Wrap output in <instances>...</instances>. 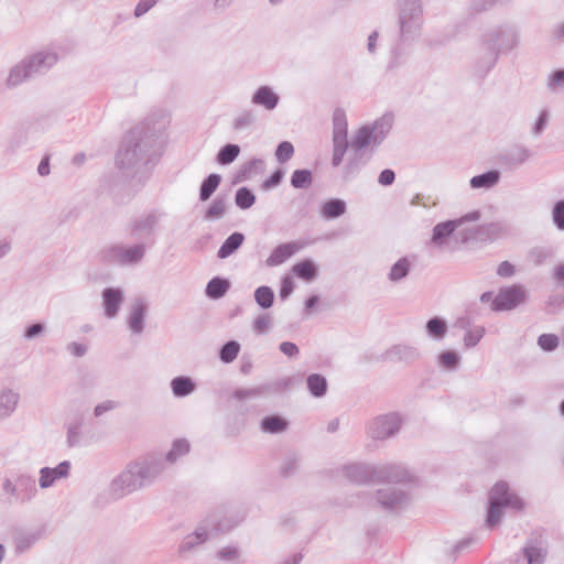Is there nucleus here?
Masks as SVG:
<instances>
[{"mask_svg":"<svg viewBox=\"0 0 564 564\" xmlns=\"http://www.w3.org/2000/svg\"><path fill=\"white\" fill-rule=\"evenodd\" d=\"M447 333L446 321L435 316L426 323V334L434 340H442Z\"/></svg>","mask_w":564,"mask_h":564,"instance_id":"obj_35","label":"nucleus"},{"mask_svg":"<svg viewBox=\"0 0 564 564\" xmlns=\"http://www.w3.org/2000/svg\"><path fill=\"white\" fill-rule=\"evenodd\" d=\"M307 388L315 398L324 397L327 391L326 378L318 373L310 375L306 379Z\"/></svg>","mask_w":564,"mask_h":564,"instance_id":"obj_39","label":"nucleus"},{"mask_svg":"<svg viewBox=\"0 0 564 564\" xmlns=\"http://www.w3.org/2000/svg\"><path fill=\"white\" fill-rule=\"evenodd\" d=\"M240 351V344L236 340L227 341L219 351V358L225 364L232 362Z\"/></svg>","mask_w":564,"mask_h":564,"instance_id":"obj_47","label":"nucleus"},{"mask_svg":"<svg viewBox=\"0 0 564 564\" xmlns=\"http://www.w3.org/2000/svg\"><path fill=\"white\" fill-rule=\"evenodd\" d=\"M523 505L522 499L509 490L507 482H497L489 492V510L486 519V525L488 528H494L500 523L505 508L521 510Z\"/></svg>","mask_w":564,"mask_h":564,"instance_id":"obj_4","label":"nucleus"},{"mask_svg":"<svg viewBox=\"0 0 564 564\" xmlns=\"http://www.w3.org/2000/svg\"><path fill=\"white\" fill-rule=\"evenodd\" d=\"M217 535V529L209 523H203L186 534L181 541L177 553L184 557L199 550V547Z\"/></svg>","mask_w":564,"mask_h":564,"instance_id":"obj_10","label":"nucleus"},{"mask_svg":"<svg viewBox=\"0 0 564 564\" xmlns=\"http://www.w3.org/2000/svg\"><path fill=\"white\" fill-rule=\"evenodd\" d=\"M376 500L384 510H399L409 502V495L397 487H384L377 491Z\"/></svg>","mask_w":564,"mask_h":564,"instance_id":"obj_13","label":"nucleus"},{"mask_svg":"<svg viewBox=\"0 0 564 564\" xmlns=\"http://www.w3.org/2000/svg\"><path fill=\"white\" fill-rule=\"evenodd\" d=\"M164 128L165 122H160L153 130L145 127L132 129L117 153V167L129 174L156 161L160 156L159 135Z\"/></svg>","mask_w":564,"mask_h":564,"instance_id":"obj_1","label":"nucleus"},{"mask_svg":"<svg viewBox=\"0 0 564 564\" xmlns=\"http://www.w3.org/2000/svg\"><path fill=\"white\" fill-rule=\"evenodd\" d=\"M299 467V458L295 454H289L285 456L281 464L280 471L284 476L293 475Z\"/></svg>","mask_w":564,"mask_h":564,"instance_id":"obj_56","label":"nucleus"},{"mask_svg":"<svg viewBox=\"0 0 564 564\" xmlns=\"http://www.w3.org/2000/svg\"><path fill=\"white\" fill-rule=\"evenodd\" d=\"M398 23L403 41L419 36L423 25V6L421 0H398Z\"/></svg>","mask_w":564,"mask_h":564,"instance_id":"obj_5","label":"nucleus"},{"mask_svg":"<svg viewBox=\"0 0 564 564\" xmlns=\"http://www.w3.org/2000/svg\"><path fill=\"white\" fill-rule=\"evenodd\" d=\"M479 218H480V213L478 210H474L471 213L466 214L465 216H463L460 218L438 223L433 228L430 243L440 250H444L448 243L449 238L455 232H457V235H459L462 237V231L465 229V228H463V226L469 221H477Z\"/></svg>","mask_w":564,"mask_h":564,"instance_id":"obj_6","label":"nucleus"},{"mask_svg":"<svg viewBox=\"0 0 564 564\" xmlns=\"http://www.w3.org/2000/svg\"><path fill=\"white\" fill-rule=\"evenodd\" d=\"M253 113L251 111H243L235 118L232 122V128L237 131H240L250 127L253 123Z\"/></svg>","mask_w":564,"mask_h":564,"instance_id":"obj_57","label":"nucleus"},{"mask_svg":"<svg viewBox=\"0 0 564 564\" xmlns=\"http://www.w3.org/2000/svg\"><path fill=\"white\" fill-rule=\"evenodd\" d=\"M24 61L34 76L51 68L57 62V55L52 52H37Z\"/></svg>","mask_w":564,"mask_h":564,"instance_id":"obj_18","label":"nucleus"},{"mask_svg":"<svg viewBox=\"0 0 564 564\" xmlns=\"http://www.w3.org/2000/svg\"><path fill=\"white\" fill-rule=\"evenodd\" d=\"M270 391L267 386L254 387L250 389H238L234 392V398L237 400H246L250 398H257Z\"/></svg>","mask_w":564,"mask_h":564,"instance_id":"obj_50","label":"nucleus"},{"mask_svg":"<svg viewBox=\"0 0 564 564\" xmlns=\"http://www.w3.org/2000/svg\"><path fill=\"white\" fill-rule=\"evenodd\" d=\"M245 240V236L241 232L231 234L220 246L217 257L219 259H226L237 251Z\"/></svg>","mask_w":564,"mask_h":564,"instance_id":"obj_30","label":"nucleus"},{"mask_svg":"<svg viewBox=\"0 0 564 564\" xmlns=\"http://www.w3.org/2000/svg\"><path fill=\"white\" fill-rule=\"evenodd\" d=\"M552 219L558 230H564V199L555 203L552 209Z\"/></svg>","mask_w":564,"mask_h":564,"instance_id":"obj_60","label":"nucleus"},{"mask_svg":"<svg viewBox=\"0 0 564 564\" xmlns=\"http://www.w3.org/2000/svg\"><path fill=\"white\" fill-rule=\"evenodd\" d=\"M189 442L185 438L175 440L172 444L171 449L163 457L164 465L166 463L174 464L180 457L186 455L189 452Z\"/></svg>","mask_w":564,"mask_h":564,"instance_id":"obj_33","label":"nucleus"},{"mask_svg":"<svg viewBox=\"0 0 564 564\" xmlns=\"http://www.w3.org/2000/svg\"><path fill=\"white\" fill-rule=\"evenodd\" d=\"M421 357V354L419 349L412 345L408 344H397L391 346L389 349H387L382 358L383 360L390 361V362H404V364H412L416 360H419Z\"/></svg>","mask_w":564,"mask_h":564,"instance_id":"obj_15","label":"nucleus"},{"mask_svg":"<svg viewBox=\"0 0 564 564\" xmlns=\"http://www.w3.org/2000/svg\"><path fill=\"white\" fill-rule=\"evenodd\" d=\"M82 437V423H72L67 430V445L69 447L78 446Z\"/></svg>","mask_w":564,"mask_h":564,"instance_id":"obj_55","label":"nucleus"},{"mask_svg":"<svg viewBox=\"0 0 564 564\" xmlns=\"http://www.w3.org/2000/svg\"><path fill=\"white\" fill-rule=\"evenodd\" d=\"M402 425V417L399 413L391 412L381 414L369 421L367 434L372 440L383 441L394 436Z\"/></svg>","mask_w":564,"mask_h":564,"instance_id":"obj_9","label":"nucleus"},{"mask_svg":"<svg viewBox=\"0 0 564 564\" xmlns=\"http://www.w3.org/2000/svg\"><path fill=\"white\" fill-rule=\"evenodd\" d=\"M2 490L8 496L9 502H18V481L6 478L2 482Z\"/></svg>","mask_w":564,"mask_h":564,"instance_id":"obj_61","label":"nucleus"},{"mask_svg":"<svg viewBox=\"0 0 564 564\" xmlns=\"http://www.w3.org/2000/svg\"><path fill=\"white\" fill-rule=\"evenodd\" d=\"M481 44L488 51L489 69L496 64L499 54H507L518 46L519 33L513 26H499L485 33Z\"/></svg>","mask_w":564,"mask_h":564,"instance_id":"obj_3","label":"nucleus"},{"mask_svg":"<svg viewBox=\"0 0 564 564\" xmlns=\"http://www.w3.org/2000/svg\"><path fill=\"white\" fill-rule=\"evenodd\" d=\"M386 470L387 468L368 464H350L343 467L344 477L358 485L378 481L377 477H384Z\"/></svg>","mask_w":564,"mask_h":564,"instance_id":"obj_12","label":"nucleus"},{"mask_svg":"<svg viewBox=\"0 0 564 564\" xmlns=\"http://www.w3.org/2000/svg\"><path fill=\"white\" fill-rule=\"evenodd\" d=\"M196 384L195 382L189 378L185 376L175 377L171 381V389L176 398H184L189 395L195 391Z\"/></svg>","mask_w":564,"mask_h":564,"instance_id":"obj_28","label":"nucleus"},{"mask_svg":"<svg viewBox=\"0 0 564 564\" xmlns=\"http://www.w3.org/2000/svg\"><path fill=\"white\" fill-rule=\"evenodd\" d=\"M123 302V292L118 288H107L102 291V306L106 317L117 316Z\"/></svg>","mask_w":564,"mask_h":564,"instance_id":"obj_19","label":"nucleus"},{"mask_svg":"<svg viewBox=\"0 0 564 564\" xmlns=\"http://www.w3.org/2000/svg\"><path fill=\"white\" fill-rule=\"evenodd\" d=\"M145 253L144 245H134L126 247L123 245H112L101 251L105 261L120 265H133L139 263Z\"/></svg>","mask_w":564,"mask_h":564,"instance_id":"obj_8","label":"nucleus"},{"mask_svg":"<svg viewBox=\"0 0 564 564\" xmlns=\"http://www.w3.org/2000/svg\"><path fill=\"white\" fill-rule=\"evenodd\" d=\"M160 216L155 212H151L145 215H141L134 218L130 225V235L138 237L140 235H151L158 226Z\"/></svg>","mask_w":564,"mask_h":564,"instance_id":"obj_17","label":"nucleus"},{"mask_svg":"<svg viewBox=\"0 0 564 564\" xmlns=\"http://www.w3.org/2000/svg\"><path fill=\"white\" fill-rule=\"evenodd\" d=\"M505 234L501 223H489L478 227L466 228L462 231V241L467 242L476 239H496Z\"/></svg>","mask_w":564,"mask_h":564,"instance_id":"obj_14","label":"nucleus"},{"mask_svg":"<svg viewBox=\"0 0 564 564\" xmlns=\"http://www.w3.org/2000/svg\"><path fill=\"white\" fill-rule=\"evenodd\" d=\"M163 457L148 455L130 462L116 476L109 486V495L115 499L123 498L154 484L163 474Z\"/></svg>","mask_w":564,"mask_h":564,"instance_id":"obj_2","label":"nucleus"},{"mask_svg":"<svg viewBox=\"0 0 564 564\" xmlns=\"http://www.w3.org/2000/svg\"><path fill=\"white\" fill-rule=\"evenodd\" d=\"M348 148L347 118L344 109L336 108L333 113V155L332 165L337 167L341 164Z\"/></svg>","mask_w":564,"mask_h":564,"instance_id":"obj_7","label":"nucleus"},{"mask_svg":"<svg viewBox=\"0 0 564 564\" xmlns=\"http://www.w3.org/2000/svg\"><path fill=\"white\" fill-rule=\"evenodd\" d=\"M352 156L348 160L346 166H345V173L347 176L355 175L361 166H364L367 163V158L365 156L364 151L361 150H352Z\"/></svg>","mask_w":564,"mask_h":564,"instance_id":"obj_45","label":"nucleus"},{"mask_svg":"<svg viewBox=\"0 0 564 564\" xmlns=\"http://www.w3.org/2000/svg\"><path fill=\"white\" fill-rule=\"evenodd\" d=\"M147 306L142 300H135L131 305L128 325L134 334H141L144 329Z\"/></svg>","mask_w":564,"mask_h":564,"instance_id":"obj_23","label":"nucleus"},{"mask_svg":"<svg viewBox=\"0 0 564 564\" xmlns=\"http://www.w3.org/2000/svg\"><path fill=\"white\" fill-rule=\"evenodd\" d=\"M41 538L37 531H20L14 534L13 542L15 552L22 554L34 545Z\"/></svg>","mask_w":564,"mask_h":564,"instance_id":"obj_27","label":"nucleus"},{"mask_svg":"<svg viewBox=\"0 0 564 564\" xmlns=\"http://www.w3.org/2000/svg\"><path fill=\"white\" fill-rule=\"evenodd\" d=\"M70 462L64 460L56 467H43L40 469L39 486L41 489L52 487L55 481L66 479L70 474Z\"/></svg>","mask_w":564,"mask_h":564,"instance_id":"obj_16","label":"nucleus"},{"mask_svg":"<svg viewBox=\"0 0 564 564\" xmlns=\"http://www.w3.org/2000/svg\"><path fill=\"white\" fill-rule=\"evenodd\" d=\"M227 209L225 197H216L205 213V219L216 220L221 218Z\"/></svg>","mask_w":564,"mask_h":564,"instance_id":"obj_44","label":"nucleus"},{"mask_svg":"<svg viewBox=\"0 0 564 564\" xmlns=\"http://www.w3.org/2000/svg\"><path fill=\"white\" fill-rule=\"evenodd\" d=\"M532 156V152L523 147H518L510 150L505 156L503 161L509 166H520L524 164Z\"/></svg>","mask_w":564,"mask_h":564,"instance_id":"obj_34","label":"nucleus"},{"mask_svg":"<svg viewBox=\"0 0 564 564\" xmlns=\"http://www.w3.org/2000/svg\"><path fill=\"white\" fill-rule=\"evenodd\" d=\"M313 181L310 170H295L291 176V185L294 188H307Z\"/></svg>","mask_w":564,"mask_h":564,"instance_id":"obj_48","label":"nucleus"},{"mask_svg":"<svg viewBox=\"0 0 564 564\" xmlns=\"http://www.w3.org/2000/svg\"><path fill=\"white\" fill-rule=\"evenodd\" d=\"M301 249V245L297 242H286L279 245L267 259V265L276 267L285 262L294 253Z\"/></svg>","mask_w":564,"mask_h":564,"instance_id":"obj_21","label":"nucleus"},{"mask_svg":"<svg viewBox=\"0 0 564 564\" xmlns=\"http://www.w3.org/2000/svg\"><path fill=\"white\" fill-rule=\"evenodd\" d=\"M485 335L484 326H476L473 329H468L464 336V345L466 348L475 347Z\"/></svg>","mask_w":564,"mask_h":564,"instance_id":"obj_52","label":"nucleus"},{"mask_svg":"<svg viewBox=\"0 0 564 564\" xmlns=\"http://www.w3.org/2000/svg\"><path fill=\"white\" fill-rule=\"evenodd\" d=\"M31 77L32 74L23 59L10 69L6 85L8 88H14Z\"/></svg>","mask_w":564,"mask_h":564,"instance_id":"obj_25","label":"nucleus"},{"mask_svg":"<svg viewBox=\"0 0 564 564\" xmlns=\"http://www.w3.org/2000/svg\"><path fill=\"white\" fill-rule=\"evenodd\" d=\"M280 100L279 95L270 86H260L253 94L251 102L265 110H273Z\"/></svg>","mask_w":564,"mask_h":564,"instance_id":"obj_20","label":"nucleus"},{"mask_svg":"<svg viewBox=\"0 0 564 564\" xmlns=\"http://www.w3.org/2000/svg\"><path fill=\"white\" fill-rule=\"evenodd\" d=\"M263 161L260 159H253L249 161L246 165H243L238 172L237 178L239 181H245L251 177L252 173L260 166H262Z\"/></svg>","mask_w":564,"mask_h":564,"instance_id":"obj_58","label":"nucleus"},{"mask_svg":"<svg viewBox=\"0 0 564 564\" xmlns=\"http://www.w3.org/2000/svg\"><path fill=\"white\" fill-rule=\"evenodd\" d=\"M538 345L545 351H552L558 346V337L554 334H542L538 338Z\"/></svg>","mask_w":564,"mask_h":564,"instance_id":"obj_59","label":"nucleus"},{"mask_svg":"<svg viewBox=\"0 0 564 564\" xmlns=\"http://www.w3.org/2000/svg\"><path fill=\"white\" fill-rule=\"evenodd\" d=\"M294 154V148L291 142L283 141L281 142L275 151V156L279 163L288 162Z\"/></svg>","mask_w":564,"mask_h":564,"instance_id":"obj_54","label":"nucleus"},{"mask_svg":"<svg viewBox=\"0 0 564 564\" xmlns=\"http://www.w3.org/2000/svg\"><path fill=\"white\" fill-rule=\"evenodd\" d=\"M378 468H387L384 473V477H377L379 481L387 482H402L410 480L409 471L402 466L398 464H387L378 466Z\"/></svg>","mask_w":564,"mask_h":564,"instance_id":"obj_26","label":"nucleus"},{"mask_svg":"<svg viewBox=\"0 0 564 564\" xmlns=\"http://www.w3.org/2000/svg\"><path fill=\"white\" fill-rule=\"evenodd\" d=\"M527 290L522 285H511L499 290L492 300L491 310L495 312L511 311L524 303Z\"/></svg>","mask_w":564,"mask_h":564,"instance_id":"obj_11","label":"nucleus"},{"mask_svg":"<svg viewBox=\"0 0 564 564\" xmlns=\"http://www.w3.org/2000/svg\"><path fill=\"white\" fill-rule=\"evenodd\" d=\"M18 481V502H30L37 494L36 484L33 477L29 475H19Z\"/></svg>","mask_w":564,"mask_h":564,"instance_id":"obj_22","label":"nucleus"},{"mask_svg":"<svg viewBox=\"0 0 564 564\" xmlns=\"http://www.w3.org/2000/svg\"><path fill=\"white\" fill-rule=\"evenodd\" d=\"M240 153V147L237 144H226L217 153V162L220 165H228L232 163Z\"/></svg>","mask_w":564,"mask_h":564,"instance_id":"obj_42","label":"nucleus"},{"mask_svg":"<svg viewBox=\"0 0 564 564\" xmlns=\"http://www.w3.org/2000/svg\"><path fill=\"white\" fill-rule=\"evenodd\" d=\"M288 427V421L279 415L265 416L261 421L262 431L271 434L284 432Z\"/></svg>","mask_w":564,"mask_h":564,"instance_id":"obj_38","label":"nucleus"},{"mask_svg":"<svg viewBox=\"0 0 564 564\" xmlns=\"http://www.w3.org/2000/svg\"><path fill=\"white\" fill-rule=\"evenodd\" d=\"M546 551L542 547L525 546L524 556L528 564H542L544 562Z\"/></svg>","mask_w":564,"mask_h":564,"instance_id":"obj_51","label":"nucleus"},{"mask_svg":"<svg viewBox=\"0 0 564 564\" xmlns=\"http://www.w3.org/2000/svg\"><path fill=\"white\" fill-rule=\"evenodd\" d=\"M411 270V262L406 257L400 258L390 269L389 281L397 283L406 278Z\"/></svg>","mask_w":564,"mask_h":564,"instance_id":"obj_37","label":"nucleus"},{"mask_svg":"<svg viewBox=\"0 0 564 564\" xmlns=\"http://www.w3.org/2000/svg\"><path fill=\"white\" fill-rule=\"evenodd\" d=\"M221 182V177L219 174L213 173L209 174L202 183L199 188V199L207 200L214 192L217 189Z\"/></svg>","mask_w":564,"mask_h":564,"instance_id":"obj_40","label":"nucleus"},{"mask_svg":"<svg viewBox=\"0 0 564 564\" xmlns=\"http://www.w3.org/2000/svg\"><path fill=\"white\" fill-rule=\"evenodd\" d=\"M440 365L447 370H454L459 364V356L452 350L442 352L438 356Z\"/></svg>","mask_w":564,"mask_h":564,"instance_id":"obj_53","label":"nucleus"},{"mask_svg":"<svg viewBox=\"0 0 564 564\" xmlns=\"http://www.w3.org/2000/svg\"><path fill=\"white\" fill-rule=\"evenodd\" d=\"M499 171L492 170L471 177L469 184L471 188H490L499 182Z\"/></svg>","mask_w":564,"mask_h":564,"instance_id":"obj_31","label":"nucleus"},{"mask_svg":"<svg viewBox=\"0 0 564 564\" xmlns=\"http://www.w3.org/2000/svg\"><path fill=\"white\" fill-rule=\"evenodd\" d=\"M271 326V318L268 314H260L253 322V330L258 334H264Z\"/></svg>","mask_w":564,"mask_h":564,"instance_id":"obj_63","label":"nucleus"},{"mask_svg":"<svg viewBox=\"0 0 564 564\" xmlns=\"http://www.w3.org/2000/svg\"><path fill=\"white\" fill-rule=\"evenodd\" d=\"M20 394L12 389L0 390V420L9 417L17 409Z\"/></svg>","mask_w":564,"mask_h":564,"instance_id":"obj_24","label":"nucleus"},{"mask_svg":"<svg viewBox=\"0 0 564 564\" xmlns=\"http://www.w3.org/2000/svg\"><path fill=\"white\" fill-rule=\"evenodd\" d=\"M256 202L254 194L248 187H240L235 195V203L241 209L250 208Z\"/></svg>","mask_w":564,"mask_h":564,"instance_id":"obj_49","label":"nucleus"},{"mask_svg":"<svg viewBox=\"0 0 564 564\" xmlns=\"http://www.w3.org/2000/svg\"><path fill=\"white\" fill-rule=\"evenodd\" d=\"M393 118L391 116H383L370 126L373 145H378L386 138L387 133L392 127Z\"/></svg>","mask_w":564,"mask_h":564,"instance_id":"obj_29","label":"nucleus"},{"mask_svg":"<svg viewBox=\"0 0 564 564\" xmlns=\"http://www.w3.org/2000/svg\"><path fill=\"white\" fill-rule=\"evenodd\" d=\"M229 281L219 276L213 278L206 286V295L209 299H220L223 297L227 291L229 290Z\"/></svg>","mask_w":564,"mask_h":564,"instance_id":"obj_32","label":"nucleus"},{"mask_svg":"<svg viewBox=\"0 0 564 564\" xmlns=\"http://www.w3.org/2000/svg\"><path fill=\"white\" fill-rule=\"evenodd\" d=\"M564 86V69H558L554 72L547 82V87L551 90H555L556 88Z\"/></svg>","mask_w":564,"mask_h":564,"instance_id":"obj_64","label":"nucleus"},{"mask_svg":"<svg viewBox=\"0 0 564 564\" xmlns=\"http://www.w3.org/2000/svg\"><path fill=\"white\" fill-rule=\"evenodd\" d=\"M373 144V139L371 135V130L368 126L361 127L355 134L351 141L352 150H361L369 145Z\"/></svg>","mask_w":564,"mask_h":564,"instance_id":"obj_41","label":"nucleus"},{"mask_svg":"<svg viewBox=\"0 0 564 564\" xmlns=\"http://www.w3.org/2000/svg\"><path fill=\"white\" fill-rule=\"evenodd\" d=\"M292 270L295 275L306 281L313 280L317 274L316 267L311 260H303L296 263Z\"/></svg>","mask_w":564,"mask_h":564,"instance_id":"obj_43","label":"nucleus"},{"mask_svg":"<svg viewBox=\"0 0 564 564\" xmlns=\"http://www.w3.org/2000/svg\"><path fill=\"white\" fill-rule=\"evenodd\" d=\"M239 555L240 552L236 546H225L217 552V558L226 562H235Z\"/></svg>","mask_w":564,"mask_h":564,"instance_id":"obj_62","label":"nucleus"},{"mask_svg":"<svg viewBox=\"0 0 564 564\" xmlns=\"http://www.w3.org/2000/svg\"><path fill=\"white\" fill-rule=\"evenodd\" d=\"M254 300L260 307L267 310V308L271 307L273 304L274 292L269 286H264V285L259 286L254 291Z\"/></svg>","mask_w":564,"mask_h":564,"instance_id":"obj_46","label":"nucleus"},{"mask_svg":"<svg viewBox=\"0 0 564 564\" xmlns=\"http://www.w3.org/2000/svg\"><path fill=\"white\" fill-rule=\"evenodd\" d=\"M346 213V203L339 198H332L322 206V215L325 218H338Z\"/></svg>","mask_w":564,"mask_h":564,"instance_id":"obj_36","label":"nucleus"}]
</instances>
